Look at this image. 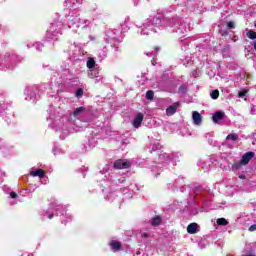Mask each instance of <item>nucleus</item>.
<instances>
[{
	"label": "nucleus",
	"mask_w": 256,
	"mask_h": 256,
	"mask_svg": "<svg viewBox=\"0 0 256 256\" xmlns=\"http://www.w3.org/2000/svg\"><path fill=\"white\" fill-rule=\"evenodd\" d=\"M113 167L117 170L129 169L131 167V162L123 159H118L114 162Z\"/></svg>",
	"instance_id": "1"
},
{
	"label": "nucleus",
	"mask_w": 256,
	"mask_h": 256,
	"mask_svg": "<svg viewBox=\"0 0 256 256\" xmlns=\"http://www.w3.org/2000/svg\"><path fill=\"white\" fill-rule=\"evenodd\" d=\"M253 157H255V152H246L242 158H241V164L242 165H249V161H251V159H253Z\"/></svg>",
	"instance_id": "2"
},
{
	"label": "nucleus",
	"mask_w": 256,
	"mask_h": 256,
	"mask_svg": "<svg viewBox=\"0 0 256 256\" xmlns=\"http://www.w3.org/2000/svg\"><path fill=\"white\" fill-rule=\"evenodd\" d=\"M181 105V103L179 102H175L173 105L169 106L167 109H166V115L168 117H171L173 115H175L177 113V108Z\"/></svg>",
	"instance_id": "3"
},
{
	"label": "nucleus",
	"mask_w": 256,
	"mask_h": 256,
	"mask_svg": "<svg viewBox=\"0 0 256 256\" xmlns=\"http://www.w3.org/2000/svg\"><path fill=\"white\" fill-rule=\"evenodd\" d=\"M192 121L194 125H201L203 123V116L197 111L192 112Z\"/></svg>",
	"instance_id": "4"
},
{
	"label": "nucleus",
	"mask_w": 256,
	"mask_h": 256,
	"mask_svg": "<svg viewBox=\"0 0 256 256\" xmlns=\"http://www.w3.org/2000/svg\"><path fill=\"white\" fill-rule=\"evenodd\" d=\"M143 113H138L133 121V127L135 129H139L141 127V123H143Z\"/></svg>",
	"instance_id": "5"
},
{
	"label": "nucleus",
	"mask_w": 256,
	"mask_h": 256,
	"mask_svg": "<svg viewBox=\"0 0 256 256\" xmlns=\"http://www.w3.org/2000/svg\"><path fill=\"white\" fill-rule=\"evenodd\" d=\"M197 229H199V225L197 223H190L187 226V233L190 235H195V233H197Z\"/></svg>",
	"instance_id": "6"
},
{
	"label": "nucleus",
	"mask_w": 256,
	"mask_h": 256,
	"mask_svg": "<svg viewBox=\"0 0 256 256\" xmlns=\"http://www.w3.org/2000/svg\"><path fill=\"white\" fill-rule=\"evenodd\" d=\"M109 246H110V249H112V251H121L122 244L117 240H112L110 241Z\"/></svg>",
	"instance_id": "7"
},
{
	"label": "nucleus",
	"mask_w": 256,
	"mask_h": 256,
	"mask_svg": "<svg viewBox=\"0 0 256 256\" xmlns=\"http://www.w3.org/2000/svg\"><path fill=\"white\" fill-rule=\"evenodd\" d=\"M223 117H225V112L217 111L214 113L212 121L214 123H219V121L223 120Z\"/></svg>",
	"instance_id": "8"
},
{
	"label": "nucleus",
	"mask_w": 256,
	"mask_h": 256,
	"mask_svg": "<svg viewBox=\"0 0 256 256\" xmlns=\"http://www.w3.org/2000/svg\"><path fill=\"white\" fill-rule=\"evenodd\" d=\"M162 221H163V219L161 218V216L156 215L151 219L150 224L152 225V227H159V225H161Z\"/></svg>",
	"instance_id": "9"
},
{
	"label": "nucleus",
	"mask_w": 256,
	"mask_h": 256,
	"mask_svg": "<svg viewBox=\"0 0 256 256\" xmlns=\"http://www.w3.org/2000/svg\"><path fill=\"white\" fill-rule=\"evenodd\" d=\"M45 170H43V169H37V170H35V171H31L30 172V175L32 176V177H40V179H43V177H45Z\"/></svg>",
	"instance_id": "10"
},
{
	"label": "nucleus",
	"mask_w": 256,
	"mask_h": 256,
	"mask_svg": "<svg viewBox=\"0 0 256 256\" xmlns=\"http://www.w3.org/2000/svg\"><path fill=\"white\" fill-rule=\"evenodd\" d=\"M84 111H87V108L81 106L78 107L74 110V112L72 113L73 117H78V115H81V113H84Z\"/></svg>",
	"instance_id": "11"
},
{
	"label": "nucleus",
	"mask_w": 256,
	"mask_h": 256,
	"mask_svg": "<svg viewBox=\"0 0 256 256\" xmlns=\"http://www.w3.org/2000/svg\"><path fill=\"white\" fill-rule=\"evenodd\" d=\"M226 141H239V135L232 133L226 136Z\"/></svg>",
	"instance_id": "12"
},
{
	"label": "nucleus",
	"mask_w": 256,
	"mask_h": 256,
	"mask_svg": "<svg viewBox=\"0 0 256 256\" xmlns=\"http://www.w3.org/2000/svg\"><path fill=\"white\" fill-rule=\"evenodd\" d=\"M246 37H248V39H251L252 41H255L256 32L253 30H249L248 32H246Z\"/></svg>",
	"instance_id": "13"
},
{
	"label": "nucleus",
	"mask_w": 256,
	"mask_h": 256,
	"mask_svg": "<svg viewBox=\"0 0 256 256\" xmlns=\"http://www.w3.org/2000/svg\"><path fill=\"white\" fill-rule=\"evenodd\" d=\"M216 223L217 225H221L223 227H225L226 225H229V221H227V219L225 218H218Z\"/></svg>",
	"instance_id": "14"
},
{
	"label": "nucleus",
	"mask_w": 256,
	"mask_h": 256,
	"mask_svg": "<svg viewBox=\"0 0 256 256\" xmlns=\"http://www.w3.org/2000/svg\"><path fill=\"white\" fill-rule=\"evenodd\" d=\"M87 67L88 69H93L95 67V59L89 58L87 61Z\"/></svg>",
	"instance_id": "15"
},
{
	"label": "nucleus",
	"mask_w": 256,
	"mask_h": 256,
	"mask_svg": "<svg viewBox=\"0 0 256 256\" xmlns=\"http://www.w3.org/2000/svg\"><path fill=\"white\" fill-rule=\"evenodd\" d=\"M154 95H155V93L152 90H148L146 92V99H148L149 101H152Z\"/></svg>",
	"instance_id": "16"
},
{
	"label": "nucleus",
	"mask_w": 256,
	"mask_h": 256,
	"mask_svg": "<svg viewBox=\"0 0 256 256\" xmlns=\"http://www.w3.org/2000/svg\"><path fill=\"white\" fill-rule=\"evenodd\" d=\"M211 99H219V90H213L211 93Z\"/></svg>",
	"instance_id": "17"
},
{
	"label": "nucleus",
	"mask_w": 256,
	"mask_h": 256,
	"mask_svg": "<svg viewBox=\"0 0 256 256\" xmlns=\"http://www.w3.org/2000/svg\"><path fill=\"white\" fill-rule=\"evenodd\" d=\"M76 97H83V88H79L76 91Z\"/></svg>",
	"instance_id": "18"
},
{
	"label": "nucleus",
	"mask_w": 256,
	"mask_h": 256,
	"mask_svg": "<svg viewBox=\"0 0 256 256\" xmlns=\"http://www.w3.org/2000/svg\"><path fill=\"white\" fill-rule=\"evenodd\" d=\"M248 91L247 90H242L238 93V97L243 98L245 95H247Z\"/></svg>",
	"instance_id": "19"
},
{
	"label": "nucleus",
	"mask_w": 256,
	"mask_h": 256,
	"mask_svg": "<svg viewBox=\"0 0 256 256\" xmlns=\"http://www.w3.org/2000/svg\"><path fill=\"white\" fill-rule=\"evenodd\" d=\"M241 165H243V164L241 163V160H240L239 163L233 164L232 167H233V169H241Z\"/></svg>",
	"instance_id": "20"
},
{
	"label": "nucleus",
	"mask_w": 256,
	"mask_h": 256,
	"mask_svg": "<svg viewBox=\"0 0 256 256\" xmlns=\"http://www.w3.org/2000/svg\"><path fill=\"white\" fill-rule=\"evenodd\" d=\"M227 27H228V29H235V23L229 21V22L227 23Z\"/></svg>",
	"instance_id": "21"
},
{
	"label": "nucleus",
	"mask_w": 256,
	"mask_h": 256,
	"mask_svg": "<svg viewBox=\"0 0 256 256\" xmlns=\"http://www.w3.org/2000/svg\"><path fill=\"white\" fill-rule=\"evenodd\" d=\"M248 231L253 232L256 231V224H253L249 227Z\"/></svg>",
	"instance_id": "22"
},
{
	"label": "nucleus",
	"mask_w": 256,
	"mask_h": 256,
	"mask_svg": "<svg viewBox=\"0 0 256 256\" xmlns=\"http://www.w3.org/2000/svg\"><path fill=\"white\" fill-rule=\"evenodd\" d=\"M142 239H149V234L147 232H144L142 234Z\"/></svg>",
	"instance_id": "23"
},
{
	"label": "nucleus",
	"mask_w": 256,
	"mask_h": 256,
	"mask_svg": "<svg viewBox=\"0 0 256 256\" xmlns=\"http://www.w3.org/2000/svg\"><path fill=\"white\" fill-rule=\"evenodd\" d=\"M10 197H11L12 199H17V194H16L15 192H11V193H10Z\"/></svg>",
	"instance_id": "24"
},
{
	"label": "nucleus",
	"mask_w": 256,
	"mask_h": 256,
	"mask_svg": "<svg viewBox=\"0 0 256 256\" xmlns=\"http://www.w3.org/2000/svg\"><path fill=\"white\" fill-rule=\"evenodd\" d=\"M90 72H91V73L88 74V77H90V79H93V77H95V76L93 75V70H90Z\"/></svg>",
	"instance_id": "25"
},
{
	"label": "nucleus",
	"mask_w": 256,
	"mask_h": 256,
	"mask_svg": "<svg viewBox=\"0 0 256 256\" xmlns=\"http://www.w3.org/2000/svg\"><path fill=\"white\" fill-rule=\"evenodd\" d=\"M48 219H53V214H50V215L48 216Z\"/></svg>",
	"instance_id": "26"
},
{
	"label": "nucleus",
	"mask_w": 256,
	"mask_h": 256,
	"mask_svg": "<svg viewBox=\"0 0 256 256\" xmlns=\"http://www.w3.org/2000/svg\"><path fill=\"white\" fill-rule=\"evenodd\" d=\"M254 50L256 51V41L254 42Z\"/></svg>",
	"instance_id": "27"
},
{
	"label": "nucleus",
	"mask_w": 256,
	"mask_h": 256,
	"mask_svg": "<svg viewBox=\"0 0 256 256\" xmlns=\"http://www.w3.org/2000/svg\"><path fill=\"white\" fill-rule=\"evenodd\" d=\"M240 179H245V176H240Z\"/></svg>",
	"instance_id": "28"
}]
</instances>
